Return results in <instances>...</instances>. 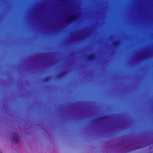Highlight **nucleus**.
Returning <instances> with one entry per match:
<instances>
[{
    "label": "nucleus",
    "instance_id": "nucleus-1",
    "mask_svg": "<svg viewBox=\"0 0 153 153\" xmlns=\"http://www.w3.org/2000/svg\"><path fill=\"white\" fill-rule=\"evenodd\" d=\"M132 40H134V0L131 2Z\"/></svg>",
    "mask_w": 153,
    "mask_h": 153
},
{
    "label": "nucleus",
    "instance_id": "nucleus-2",
    "mask_svg": "<svg viewBox=\"0 0 153 153\" xmlns=\"http://www.w3.org/2000/svg\"><path fill=\"white\" fill-rule=\"evenodd\" d=\"M77 16L76 15H74L69 17L66 21L67 23H71L75 21L76 19Z\"/></svg>",
    "mask_w": 153,
    "mask_h": 153
},
{
    "label": "nucleus",
    "instance_id": "nucleus-3",
    "mask_svg": "<svg viewBox=\"0 0 153 153\" xmlns=\"http://www.w3.org/2000/svg\"><path fill=\"white\" fill-rule=\"evenodd\" d=\"M13 141L16 143H17L19 140V138L18 135L16 133L13 134Z\"/></svg>",
    "mask_w": 153,
    "mask_h": 153
},
{
    "label": "nucleus",
    "instance_id": "nucleus-4",
    "mask_svg": "<svg viewBox=\"0 0 153 153\" xmlns=\"http://www.w3.org/2000/svg\"><path fill=\"white\" fill-rule=\"evenodd\" d=\"M108 117V116H101L97 119V120H102L106 119Z\"/></svg>",
    "mask_w": 153,
    "mask_h": 153
},
{
    "label": "nucleus",
    "instance_id": "nucleus-5",
    "mask_svg": "<svg viewBox=\"0 0 153 153\" xmlns=\"http://www.w3.org/2000/svg\"><path fill=\"white\" fill-rule=\"evenodd\" d=\"M95 56L94 54H91L88 57V60L89 61H92L94 59Z\"/></svg>",
    "mask_w": 153,
    "mask_h": 153
},
{
    "label": "nucleus",
    "instance_id": "nucleus-6",
    "mask_svg": "<svg viewBox=\"0 0 153 153\" xmlns=\"http://www.w3.org/2000/svg\"><path fill=\"white\" fill-rule=\"evenodd\" d=\"M50 78V76H48L44 79V81L45 82H47L49 80Z\"/></svg>",
    "mask_w": 153,
    "mask_h": 153
},
{
    "label": "nucleus",
    "instance_id": "nucleus-7",
    "mask_svg": "<svg viewBox=\"0 0 153 153\" xmlns=\"http://www.w3.org/2000/svg\"><path fill=\"white\" fill-rule=\"evenodd\" d=\"M119 44V41H117L114 42V45L115 46H117Z\"/></svg>",
    "mask_w": 153,
    "mask_h": 153
},
{
    "label": "nucleus",
    "instance_id": "nucleus-8",
    "mask_svg": "<svg viewBox=\"0 0 153 153\" xmlns=\"http://www.w3.org/2000/svg\"><path fill=\"white\" fill-rule=\"evenodd\" d=\"M65 74V71H63L60 74L59 76L60 77L63 76Z\"/></svg>",
    "mask_w": 153,
    "mask_h": 153
},
{
    "label": "nucleus",
    "instance_id": "nucleus-9",
    "mask_svg": "<svg viewBox=\"0 0 153 153\" xmlns=\"http://www.w3.org/2000/svg\"><path fill=\"white\" fill-rule=\"evenodd\" d=\"M135 7V1L134 0V8ZM135 21V17H134V21ZM135 36H134V37Z\"/></svg>",
    "mask_w": 153,
    "mask_h": 153
},
{
    "label": "nucleus",
    "instance_id": "nucleus-10",
    "mask_svg": "<svg viewBox=\"0 0 153 153\" xmlns=\"http://www.w3.org/2000/svg\"><path fill=\"white\" fill-rule=\"evenodd\" d=\"M70 34H71V35L72 34H73V33H71Z\"/></svg>",
    "mask_w": 153,
    "mask_h": 153
},
{
    "label": "nucleus",
    "instance_id": "nucleus-11",
    "mask_svg": "<svg viewBox=\"0 0 153 153\" xmlns=\"http://www.w3.org/2000/svg\"><path fill=\"white\" fill-rule=\"evenodd\" d=\"M136 149H135V148H134V150H135Z\"/></svg>",
    "mask_w": 153,
    "mask_h": 153
},
{
    "label": "nucleus",
    "instance_id": "nucleus-12",
    "mask_svg": "<svg viewBox=\"0 0 153 153\" xmlns=\"http://www.w3.org/2000/svg\"><path fill=\"white\" fill-rule=\"evenodd\" d=\"M134 124H135V122L134 123Z\"/></svg>",
    "mask_w": 153,
    "mask_h": 153
},
{
    "label": "nucleus",
    "instance_id": "nucleus-13",
    "mask_svg": "<svg viewBox=\"0 0 153 153\" xmlns=\"http://www.w3.org/2000/svg\"><path fill=\"white\" fill-rule=\"evenodd\" d=\"M134 124H135V122L134 123Z\"/></svg>",
    "mask_w": 153,
    "mask_h": 153
},
{
    "label": "nucleus",
    "instance_id": "nucleus-14",
    "mask_svg": "<svg viewBox=\"0 0 153 153\" xmlns=\"http://www.w3.org/2000/svg\"><path fill=\"white\" fill-rule=\"evenodd\" d=\"M134 85H135V84H134Z\"/></svg>",
    "mask_w": 153,
    "mask_h": 153
},
{
    "label": "nucleus",
    "instance_id": "nucleus-15",
    "mask_svg": "<svg viewBox=\"0 0 153 153\" xmlns=\"http://www.w3.org/2000/svg\"><path fill=\"white\" fill-rule=\"evenodd\" d=\"M134 120L135 119V118H134Z\"/></svg>",
    "mask_w": 153,
    "mask_h": 153
}]
</instances>
